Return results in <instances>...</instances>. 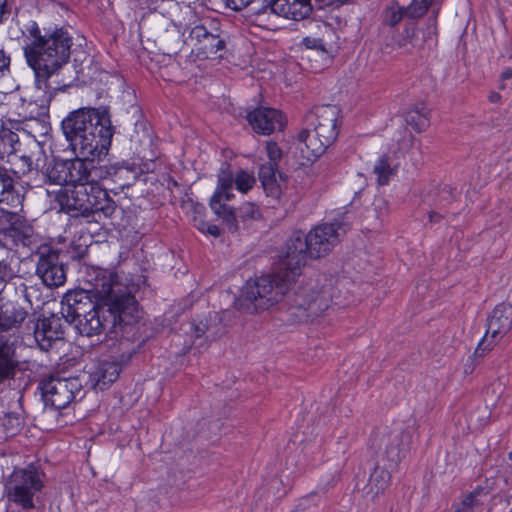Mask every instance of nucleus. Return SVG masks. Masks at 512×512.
I'll list each match as a JSON object with an SVG mask.
<instances>
[{
  "mask_svg": "<svg viewBox=\"0 0 512 512\" xmlns=\"http://www.w3.org/2000/svg\"><path fill=\"white\" fill-rule=\"evenodd\" d=\"M347 228L343 223H325L316 226L306 236L293 235L287 242L279 270L249 280L235 300V307L247 313L269 309L280 301L289 286L301 275L308 258L327 255L340 242Z\"/></svg>",
  "mask_w": 512,
  "mask_h": 512,
  "instance_id": "1",
  "label": "nucleus"
},
{
  "mask_svg": "<svg viewBox=\"0 0 512 512\" xmlns=\"http://www.w3.org/2000/svg\"><path fill=\"white\" fill-rule=\"evenodd\" d=\"M62 130L73 151L84 159L58 160L50 164L45 176L49 183L60 186H94L103 178V168L92 160L108 153L114 134L108 109L80 108L62 121Z\"/></svg>",
  "mask_w": 512,
  "mask_h": 512,
  "instance_id": "2",
  "label": "nucleus"
},
{
  "mask_svg": "<svg viewBox=\"0 0 512 512\" xmlns=\"http://www.w3.org/2000/svg\"><path fill=\"white\" fill-rule=\"evenodd\" d=\"M28 34L30 41L23 49L26 61L35 74L37 95L28 102L30 111L24 115V119H35L46 113L54 91L57 90L48 81L69 62L72 37L64 28H55L42 35L36 22L31 23Z\"/></svg>",
  "mask_w": 512,
  "mask_h": 512,
  "instance_id": "3",
  "label": "nucleus"
},
{
  "mask_svg": "<svg viewBox=\"0 0 512 512\" xmlns=\"http://www.w3.org/2000/svg\"><path fill=\"white\" fill-rule=\"evenodd\" d=\"M92 292L103 303H98L76 321V328L81 335L91 337L113 332L118 325H129L140 318L134 296L124 290L116 276L102 270L97 271Z\"/></svg>",
  "mask_w": 512,
  "mask_h": 512,
  "instance_id": "4",
  "label": "nucleus"
},
{
  "mask_svg": "<svg viewBox=\"0 0 512 512\" xmlns=\"http://www.w3.org/2000/svg\"><path fill=\"white\" fill-rule=\"evenodd\" d=\"M339 111L335 106L327 105L316 108L305 118L303 128L297 140L303 157L312 160L321 156L334 143L338 136Z\"/></svg>",
  "mask_w": 512,
  "mask_h": 512,
  "instance_id": "5",
  "label": "nucleus"
},
{
  "mask_svg": "<svg viewBox=\"0 0 512 512\" xmlns=\"http://www.w3.org/2000/svg\"><path fill=\"white\" fill-rule=\"evenodd\" d=\"M43 477L34 465L15 468L4 483L8 507L23 511L34 509L35 499L44 487Z\"/></svg>",
  "mask_w": 512,
  "mask_h": 512,
  "instance_id": "6",
  "label": "nucleus"
},
{
  "mask_svg": "<svg viewBox=\"0 0 512 512\" xmlns=\"http://www.w3.org/2000/svg\"><path fill=\"white\" fill-rule=\"evenodd\" d=\"M42 399L46 407L60 410L85 395L82 380L75 377L50 375L39 383Z\"/></svg>",
  "mask_w": 512,
  "mask_h": 512,
  "instance_id": "7",
  "label": "nucleus"
},
{
  "mask_svg": "<svg viewBox=\"0 0 512 512\" xmlns=\"http://www.w3.org/2000/svg\"><path fill=\"white\" fill-rule=\"evenodd\" d=\"M331 303V293L328 287L318 291L301 289L295 294L291 315L298 322L314 321L326 311Z\"/></svg>",
  "mask_w": 512,
  "mask_h": 512,
  "instance_id": "8",
  "label": "nucleus"
},
{
  "mask_svg": "<svg viewBox=\"0 0 512 512\" xmlns=\"http://www.w3.org/2000/svg\"><path fill=\"white\" fill-rule=\"evenodd\" d=\"M189 40L196 49L197 55L204 58H211L225 48L222 30L215 20H204L193 26L189 33Z\"/></svg>",
  "mask_w": 512,
  "mask_h": 512,
  "instance_id": "9",
  "label": "nucleus"
},
{
  "mask_svg": "<svg viewBox=\"0 0 512 512\" xmlns=\"http://www.w3.org/2000/svg\"><path fill=\"white\" fill-rule=\"evenodd\" d=\"M512 329V304L501 303L497 305L487 319V329L481 342L475 349L490 351Z\"/></svg>",
  "mask_w": 512,
  "mask_h": 512,
  "instance_id": "10",
  "label": "nucleus"
},
{
  "mask_svg": "<svg viewBox=\"0 0 512 512\" xmlns=\"http://www.w3.org/2000/svg\"><path fill=\"white\" fill-rule=\"evenodd\" d=\"M35 256L38 257L36 275L47 287H59L66 281L64 265L59 261L58 252L50 245L37 247Z\"/></svg>",
  "mask_w": 512,
  "mask_h": 512,
  "instance_id": "11",
  "label": "nucleus"
},
{
  "mask_svg": "<svg viewBox=\"0 0 512 512\" xmlns=\"http://www.w3.org/2000/svg\"><path fill=\"white\" fill-rule=\"evenodd\" d=\"M90 185H76L75 187L60 188L55 195V200L60 211L72 216H88L91 214Z\"/></svg>",
  "mask_w": 512,
  "mask_h": 512,
  "instance_id": "12",
  "label": "nucleus"
},
{
  "mask_svg": "<svg viewBox=\"0 0 512 512\" xmlns=\"http://www.w3.org/2000/svg\"><path fill=\"white\" fill-rule=\"evenodd\" d=\"M410 435L400 429L391 431H381L374 445L382 455V460L386 459L388 467L395 469L404 457L405 449L409 445Z\"/></svg>",
  "mask_w": 512,
  "mask_h": 512,
  "instance_id": "13",
  "label": "nucleus"
},
{
  "mask_svg": "<svg viewBox=\"0 0 512 512\" xmlns=\"http://www.w3.org/2000/svg\"><path fill=\"white\" fill-rule=\"evenodd\" d=\"M90 285L94 280L89 281ZM92 287L89 289H75L66 292L61 301V313L67 321L76 322L98 303L93 300Z\"/></svg>",
  "mask_w": 512,
  "mask_h": 512,
  "instance_id": "14",
  "label": "nucleus"
},
{
  "mask_svg": "<svg viewBox=\"0 0 512 512\" xmlns=\"http://www.w3.org/2000/svg\"><path fill=\"white\" fill-rule=\"evenodd\" d=\"M270 11L280 17L300 21L307 18L312 12L310 0H270L260 12Z\"/></svg>",
  "mask_w": 512,
  "mask_h": 512,
  "instance_id": "15",
  "label": "nucleus"
},
{
  "mask_svg": "<svg viewBox=\"0 0 512 512\" xmlns=\"http://www.w3.org/2000/svg\"><path fill=\"white\" fill-rule=\"evenodd\" d=\"M247 120L252 129L262 135H269L277 129L281 130L284 125L281 112L266 107L257 108L250 112Z\"/></svg>",
  "mask_w": 512,
  "mask_h": 512,
  "instance_id": "16",
  "label": "nucleus"
},
{
  "mask_svg": "<svg viewBox=\"0 0 512 512\" xmlns=\"http://www.w3.org/2000/svg\"><path fill=\"white\" fill-rule=\"evenodd\" d=\"M10 216V220H13L8 227H3L2 232H0V240H8L10 239L12 244L18 246H27L30 247L32 244L36 242V235L34 233L33 228L22 222L17 217V212L9 211L7 212Z\"/></svg>",
  "mask_w": 512,
  "mask_h": 512,
  "instance_id": "17",
  "label": "nucleus"
},
{
  "mask_svg": "<svg viewBox=\"0 0 512 512\" xmlns=\"http://www.w3.org/2000/svg\"><path fill=\"white\" fill-rule=\"evenodd\" d=\"M63 329L60 318L51 316L39 320L34 329V338L42 350H49L56 340L63 337Z\"/></svg>",
  "mask_w": 512,
  "mask_h": 512,
  "instance_id": "18",
  "label": "nucleus"
},
{
  "mask_svg": "<svg viewBox=\"0 0 512 512\" xmlns=\"http://www.w3.org/2000/svg\"><path fill=\"white\" fill-rule=\"evenodd\" d=\"M28 317V311L14 301L0 300V331L18 329Z\"/></svg>",
  "mask_w": 512,
  "mask_h": 512,
  "instance_id": "19",
  "label": "nucleus"
},
{
  "mask_svg": "<svg viewBox=\"0 0 512 512\" xmlns=\"http://www.w3.org/2000/svg\"><path fill=\"white\" fill-rule=\"evenodd\" d=\"M121 366L116 361L102 360L89 371L93 386L103 390L119 377Z\"/></svg>",
  "mask_w": 512,
  "mask_h": 512,
  "instance_id": "20",
  "label": "nucleus"
},
{
  "mask_svg": "<svg viewBox=\"0 0 512 512\" xmlns=\"http://www.w3.org/2000/svg\"><path fill=\"white\" fill-rule=\"evenodd\" d=\"M233 173L228 170H222L218 175L217 187L210 199V208L219 210L221 207H228L225 201L233 199Z\"/></svg>",
  "mask_w": 512,
  "mask_h": 512,
  "instance_id": "21",
  "label": "nucleus"
},
{
  "mask_svg": "<svg viewBox=\"0 0 512 512\" xmlns=\"http://www.w3.org/2000/svg\"><path fill=\"white\" fill-rule=\"evenodd\" d=\"M42 146L40 142L35 139H29L25 144V150L21 155H14V160L17 161L15 163L18 168V173L26 174L32 171L34 168L38 167V162L40 160V156L42 154Z\"/></svg>",
  "mask_w": 512,
  "mask_h": 512,
  "instance_id": "22",
  "label": "nucleus"
},
{
  "mask_svg": "<svg viewBox=\"0 0 512 512\" xmlns=\"http://www.w3.org/2000/svg\"><path fill=\"white\" fill-rule=\"evenodd\" d=\"M23 196L16 190L11 175L5 169H0V203H5L13 209H20Z\"/></svg>",
  "mask_w": 512,
  "mask_h": 512,
  "instance_id": "23",
  "label": "nucleus"
},
{
  "mask_svg": "<svg viewBox=\"0 0 512 512\" xmlns=\"http://www.w3.org/2000/svg\"><path fill=\"white\" fill-rule=\"evenodd\" d=\"M306 47L307 52L305 57L312 61L315 58V65H311L315 70H321L330 61L329 51L326 49V44L319 38L307 36L302 41Z\"/></svg>",
  "mask_w": 512,
  "mask_h": 512,
  "instance_id": "24",
  "label": "nucleus"
},
{
  "mask_svg": "<svg viewBox=\"0 0 512 512\" xmlns=\"http://www.w3.org/2000/svg\"><path fill=\"white\" fill-rule=\"evenodd\" d=\"M18 365L13 343L0 345V385L14 377Z\"/></svg>",
  "mask_w": 512,
  "mask_h": 512,
  "instance_id": "25",
  "label": "nucleus"
},
{
  "mask_svg": "<svg viewBox=\"0 0 512 512\" xmlns=\"http://www.w3.org/2000/svg\"><path fill=\"white\" fill-rule=\"evenodd\" d=\"M90 191L92 192L91 213L101 212L106 217L112 216V214L115 212L116 204L109 197L107 191L101 188L98 182L94 186L90 187Z\"/></svg>",
  "mask_w": 512,
  "mask_h": 512,
  "instance_id": "26",
  "label": "nucleus"
},
{
  "mask_svg": "<svg viewBox=\"0 0 512 512\" xmlns=\"http://www.w3.org/2000/svg\"><path fill=\"white\" fill-rule=\"evenodd\" d=\"M392 470L388 467V464L380 466L377 463L366 486L367 493L371 494L372 497L383 493L390 483V473Z\"/></svg>",
  "mask_w": 512,
  "mask_h": 512,
  "instance_id": "27",
  "label": "nucleus"
},
{
  "mask_svg": "<svg viewBox=\"0 0 512 512\" xmlns=\"http://www.w3.org/2000/svg\"><path fill=\"white\" fill-rule=\"evenodd\" d=\"M280 180H284L282 175L277 171V166L272 164H263L259 170V178L266 193L271 197H278L281 193Z\"/></svg>",
  "mask_w": 512,
  "mask_h": 512,
  "instance_id": "28",
  "label": "nucleus"
},
{
  "mask_svg": "<svg viewBox=\"0 0 512 512\" xmlns=\"http://www.w3.org/2000/svg\"><path fill=\"white\" fill-rule=\"evenodd\" d=\"M405 120L417 132H422L430 125L429 110L424 103H417L406 113Z\"/></svg>",
  "mask_w": 512,
  "mask_h": 512,
  "instance_id": "29",
  "label": "nucleus"
},
{
  "mask_svg": "<svg viewBox=\"0 0 512 512\" xmlns=\"http://www.w3.org/2000/svg\"><path fill=\"white\" fill-rule=\"evenodd\" d=\"M19 137L9 128H0V159L18 152Z\"/></svg>",
  "mask_w": 512,
  "mask_h": 512,
  "instance_id": "30",
  "label": "nucleus"
},
{
  "mask_svg": "<svg viewBox=\"0 0 512 512\" xmlns=\"http://www.w3.org/2000/svg\"><path fill=\"white\" fill-rule=\"evenodd\" d=\"M256 179L253 172L247 170H238L233 174V184L241 193H247L255 185Z\"/></svg>",
  "mask_w": 512,
  "mask_h": 512,
  "instance_id": "31",
  "label": "nucleus"
},
{
  "mask_svg": "<svg viewBox=\"0 0 512 512\" xmlns=\"http://www.w3.org/2000/svg\"><path fill=\"white\" fill-rule=\"evenodd\" d=\"M219 218L223 220L225 229L230 233L238 231V223L235 211L231 206L221 207L219 210H212Z\"/></svg>",
  "mask_w": 512,
  "mask_h": 512,
  "instance_id": "32",
  "label": "nucleus"
},
{
  "mask_svg": "<svg viewBox=\"0 0 512 512\" xmlns=\"http://www.w3.org/2000/svg\"><path fill=\"white\" fill-rule=\"evenodd\" d=\"M374 173L377 175V182L380 185H386L390 177L394 174V169L391 168L388 157L382 156L374 166Z\"/></svg>",
  "mask_w": 512,
  "mask_h": 512,
  "instance_id": "33",
  "label": "nucleus"
},
{
  "mask_svg": "<svg viewBox=\"0 0 512 512\" xmlns=\"http://www.w3.org/2000/svg\"><path fill=\"white\" fill-rule=\"evenodd\" d=\"M23 423V418L19 413L9 412L5 414L2 425L6 433L12 436L21 430Z\"/></svg>",
  "mask_w": 512,
  "mask_h": 512,
  "instance_id": "34",
  "label": "nucleus"
},
{
  "mask_svg": "<svg viewBox=\"0 0 512 512\" xmlns=\"http://www.w3.org/2000/svg\"><path fill=\"white\" fill-rule=\"evenodd\" d=\"M433 1L434 0H413L412 3L405 8L406 16L413 19L422 17Z\"/></svg>",
  "mask_w": 512,
  "mask_h": 512,
  "instance_id": "35",
  "label": "nucleus"
},
{
  "mask_svg": "<svg viewBox=\"0 0 512 512\" xmlns=\"http://www.w3.org/2000/svg\"><path fill=\"white\" fill-rule=\"evenodd\" d=\"M404 15H406L405 9L399 5H392L385 10L383 21L386 25L395 26Z\"/></svg>",
  "mask_w": 512,
  "mask_h": 512,
  "instance_id": "36",
  "label": "nucleus"
},
{
  "mask_svg": "<svg viewBox=\"0 0 512 512\" xmlns=\"http://www.w3.org/2000/svg\"><path fill=\"white\" fill-rule=\"evenodd\" d=\"M239 216L243 221H249L259 219L261 214L256 204L245 202L239 207Z\"/></svg>",
  "mask_w": 512,
  "mask_h": 512,
  "instance_id": "37",
  "label": "nucleus"
},
{
  "mask_svg": "<svg viewBox=\"0 0 512 512\" xmlns=\"http://www.w3.org/2000/svg\"><path fill=\"white\" fill-rule=\"evenodd\" d=\"M481 490L476 489L470 494L466 495L465 498L461 501L459 506L456 509V512H471V510L480 504L478 500V496L480 495Z\"/></svg>",
  "mask_w": 512,
  "mask_h": 512,
  "instance_id": "38",
  "label": "nucleus"
},
{
  "mask_svg": "<svg viewBox=\"0 0 512 512\" xmlns=\"http://www.w3.org/2000/svg\"><path fill=\"white\" fill-rule=\"evenodd\" d=\"M266 153L269 161L266 164H272L278 166V162L282 158V152L275 142L269 141L266 144Z\"/></svg>",
  "mask_w": 512,
  "mask_h": 512,
  "instance_id": "39",
  "label": "nucleus"
},
{
  "mask_svg": "<svg viewBox=\"0 0 512 512\" xmlns=\"http://www.w3.org/2000/svg\"><path fill=\"white\" fill-rule=\"evenodd\" d=\"M503 390L504 388L501 382L492 383L489 387L486 388V400L494 404L500 399Z\"/></svg>",
  "mask_w": 512,
  "mask_h": 512,
  "instance_id": "40",
  "label": "nucleus"
},
{
  "mask_svg": "<svg viewBox=\"0 0 512 512\" xmlns=\"http://www.w3.org/2000/svg\"><path fill=\"white\" fill-rule=\"evenodd\" d=\"M10 59L0 50V92H4L3 79L9 74Z\"/></svg>",
  "mask_w": 512,
  "mask_h": 512,
  "instance_id": "41",
  "label": "nucleus"
},
{
  "mask_svg": "<svg viewBox=\"0 0 512 512\" xmlns=\"http://www.w3.org/2000/svg\"><path fill=\"white\" fill-rule=\"evenodd\" d=\"M208 329L207 323L200 321L198 324H191L192 336L195 340L200 339L206 333Z\"/></svg>",
  "mask_w": 512,
  "mask_h": 512,
  "instance_id": "42",
  "label": "nucleus"
},
{
  "mask_svg": "<svg viewBox=\"0 0 512 512\" xmlns=\"http://www.w3.org/2000/svg\"><path fill=\"white\" fill-rule=\"evenodd\" d=\"M10 269L9 264L6 260H0V292L3 290L5 286L6 278L9 276Z\"/></svg>",
  "mask_w": 512,
  "mask_h": 512,
  "instance_id": "43",
  "label": "nucleus"
},
{
  "mask_svg": "<svg viewBox=\"0 0 512 512\" xmlns=\"http://www.w3.org/2000/svg\"><path fill=\"white\" fill-rule=\"evenodd\" d=\"M487 351H480L479 354H473L472 356H470L466 363L464 364V373L465 374H471L475 368V360L478 358V357H482Z\"/></svg>",
  "mask_w": 512,
  "mask_h": 512,
  "instance_id": "44",
  "label": "nucleus"
},
{
  "mask_svg": "<svg viewBox=\"0 0 512 512\" xmlns=\"http://www.w3.org/2000/svg\"><path fill=\"white\" fill-rule=\"evenodd\" d=\"M199 229L203 232H207L208 234L214 237H218L220 235L219 227L214 224L202 223V226H200Z\"/></svg>",
  "mask_w": 512,
  "mask_h": 512,
  "instance_id": "45",
  "label": "nucleus"
},
{
  "mask_svg": "<svg viewBox=\"0 0 512 512\" xmlns=\"http://www.w3.org/2000/svg\"><path fill=\"white\" fill-rule=\"evenodd\" d=\"M505 501H506L507 505L511 507V509L508 512H512V488H510L507 491V494L505 496Z\"/></svg>",
  "mask_w": 512,
  "mask_h": 512,
  "instance_id": "46",
  "label": "nucleus"
},
{
  "mask_svg": "<svg viewBox=\"0 0 512 512\" xmlns=\"http://www.w3.org/2000/svg\"><path fill=\"white\" fill-rule=\"evenodd\" d=\"M500 98H501V96H500V94H499V93H497V92H491V93H490V95H489V100H490V102H492V103H497V102H499Z\"/></svg>",
  "mask_w": 512,
  "mask_h": 512,
  "instance_id": "47",
  "label": "nucleus"
},
{
  "mask_svg": "<svg viewBox=\"0 0 512 512\" xmlns=\"http://www.w3.org/2000/svg\"><path fill=\"white\" fill-rule=\"evenodd\" d=\"M441 216L436 212H430L429 213V221L430 222H438Z\"/></svg>",
  "mask_w": 512,
  "mask_h": 512,
  "instance_id": "48",
  "label": "nucleus"
},
{
  "mask_svg": "<svg viewBox=\"0 0 512 512\" xmlns=\"http://www.w3.org/2000/svg\"><path fill=\"white\" fill-rule=\"evenodd\" d=\"M501 77H502V79H511L512 78V69L511 68L506 69L502 73Z\"/></svg>",
  "mask_w": 512,
  "mask_h": 512,
  "instance_id": "49",
  "label": "nucleus"
}]
</instances>
